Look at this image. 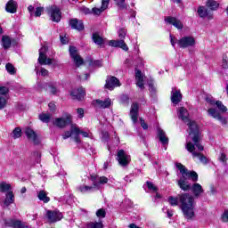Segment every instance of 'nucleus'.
<instances>
[{
    "mask_svg": "<svg viewBox=\"0 0 228 228\" xmlns=\"http://www.w3.org/2000/svg\"><path fill=\"white\" fill-rule=\"evenodd\" d=\"M170 206H179L183 211V216L187 220H191L195 216V198L190 193L179 194L175 197H169Z\"/></svg>",
    "mask_w": 228,
    "mask_h": 228,
    "instance_id": "obj_1",
    "label": "nucleus"
},
{
    "mask_svg": "<svg viewBox=\"0 0 228 228\" xmlns=\"http://www.w3.org/2000/svg\"><path fill=\"white\" fill-rule=\"evenodd\" d=\"M177 113L178 118L189 126V136L191 140H192V142L195 143L198 151L202 152V151H204V146L199 143V140H200V133L199 132V126H197V123L195 121L190 120V113H188V110H186L184 107L179 108Z\"/></svg>",
    "mask_w": 228,
    "mask_h": 228,
    "instance_id": "obj_2",
    "label": "nucleus"
},
{
    "mask_svg": "<svg viewBox=\"0 0 228 228\" xmlns=\"http://www.w3.org/2000/svg\"><path fill=\"white\" fill-rule=\"evenodd\" d=\"M176 167L182 174V177L178 180V186L183 191H188V190H191V183H188V180L191 179L193 183H197L199 181V175L195 171H190L181 163L176 164Z\"/></svg>",
    "mask_w": 228,
    "mask_h": 228,
    "instance_id": "obj_3",
    "label": "nucleus"
},
{
    "mask_svg": "<svg viewBox=\"0 0 228 228\" xmlns=\"http://www.w3.org/2000/svg\"><path fill=\"white\" fill-rule=\"evenodd\" d=\"M216 106L219 110H216L215 108H210L208 110V113L209 117H212V118H216V120H219L222 126H227V118L222 116L221 113H227V108L221 101L216 102Z\"/></svg>",
    "mask_w": 228,
    "mask_h": 228,
    "instance_id": "obj_4",
    "label": "nucleus"
},
{
    "mask_svg": "<svg viewBox=\"0 0 228 228\" xmlns=\"http://www.w3.org/2000/svg\"><path fill=\"white\" fill-rule=\"evenodd\" d=\"M170 42L173 47H175V43L177 42V45L182 49H186L187 47H193L195 46V37H183L180 40H175V38L170 35Z\"/></svg>",
    "mask_w": 228,
    "mask_h": 228,
    "instance_id": "obj_5",
    "label": "nucleus"
},
{
    "mask_svg": "<svg viewBox=\"0 0 228 228\" xmlns=\"http://www.w3.org/2000/svg\"><path fill=\"white\" fill-rule=\"evenodd\" d=\"M110 5V0H102V6L101 8L94 7L92 11L87 8L86 6H82L79 8L81 13H85V15H88L90 13H94V15H101L104 10L108 8Z\"/></svg>",
    "mask_w": 228,
    "mask_h": 228,
    "instance_id": "obj_6",
    "label": "nucleus"
},
{
    "mask_svg": "<svg viewBox=\"0 0 228 228\" xmlns=\"http://www.w3.org/2000/svg\"><path fill=\"white\" fill-rule=\"evenodd\" d=\"M195 147H197V144H195V142L193 144L191 142V141L187 140L186 149H187L188 152L192 153L193 158H199L200 163H203V165H207L208 159L203 154L196 152L195 151Z\"/></svg>",
    "mask_w": 228,
    "mask_h": 228,
    "instance_id": "obj_7",
    "label": "nucleus"
},
{
    "mask_svg": "<svg viewBox=\"0 0 228 228\" xmlns=\"http://www.w3.org/2000/svg\"><path fill=\"white\" fill-rule=\"evenodd\" d=\"M117 160L120 167H127L131 163V155L127 154L124 150H119L118 151Z\"/></svg>",
    "mask_w": 228,
    "mask_h": 228,
    "instance_id": "obj_8",
    "label": "nucleus"
},
{
    "mask_svg": "<svg viewBox=\"0 0 228 228\" xmlns=\"http://www.w3.org/2000/svg\"><path fill=\"white\" fill-rule=\"evenodd\" d=\"M46 53L47 46L44 45L39 49L38 63L40 65H51L53 63V59H47V55H45Z\"/></svg>",
    "mask_w": 228,
    "mask_h": 228,
    "instance_id": "obj_9",
    "label": "nucleus"
},
{
    "mask_svg": "<svg viewBox=\"0 0 228 228\" xmlns=\"http://www.w3.org/2000/svg\"><path fill=\"white\" fill-rule=\"evenodd\" d=\"M48 13L53 22H60L61 20V11L56 5L49 7Z\"/></svg>",
    "mask_w": 228,
    "mask_h": 228,
    "instance_id": "obj_10",
    "label": "nucleus"
},
{
    "mask_svg": "<svg viewBox=\"0 0 228 228\" xmlns=\"http://www.w3.org/2000/svg\"><path fill=\"white\" fill-rule=\"evenodd\" d=\"M46 216L51 224L60 222L63 218V215L58 210H47Z\"/></svg>",
    "mask_w": 228,
    "mask_h": 228,
    "instance_id": "obj_11",
    "label": "nucleus"
},
{
    "mask_svg": "<svg viewBox=\"0 0 228 228\" xmlns=\"http://www.w3.org/2000/svg\"><path fill=\"white\" fill-rule=\"evenodd\" d=\"M72 134L74 136V142H76V143H81V139H79V134H82L84 138H88V136H90L89 132L82 131L77 126H72Z\"/></svg>",
    "mask_w": 228,
    "mask_h": 228,
    "instance_id": "obj_12",
    "label": "nucleus"
},
{
    "mask_svg": "<svg viewBox=\"0 0 228 228\" xmlns=\"http://www.w3.org/2000/svg\"><path fill=\"white\" fill-rule=\"evenodd\" d=\"M69 54L77 67H80V65H83V58L79 56V53H77V49L75 46L69 47Z\"/></svg>",
    "mask_w": 228,
    "mask_h": 228,
    "instance_id": "obj_13",
    "label": "nucleus"
},
{
    "mask_svg": "<svg viewBox=\"0 0 228 228\" xmlns=\"http://www.w3.org/2000/svg\"><path fill=\"white\" fill-rule=\"evenodd\" d=\"M135 83L136 86L141 88V90H143V88H145V76L142 74V71L140 69H135Z\"/></svg>",
    "mask_w": 228,
    "mask_h": 228,
    "instance_id": "obj_14",
    "label": "nucleus"
},
{
    "mask_svg": "<svg viewBox=\"0 0 228 228\" xmlns=\"http://www.w3.org/2000/svg\"><path fill=\"white\" fill-rule=\"evenodd\" d=\"M116 86H120V80L115 77H109L106 79L105 88L113 90Z\"/></svg>",
    "mask_w": 228,
    "mask_h": 228,
    "instance_id": "obj_15",
    "label": "nucleus"
},
{
    "mask_svg": "<svg viewBox=\"0 0 228 228\" xmlns=\"http://www.w3.org/2000/svg\"><path fill=\"white\" fill-rule=\"evenodd\" d=\"M71 118H70V115H68L66 118H55L53 124L54 126H56L57 127H66V126H69V124H70Z\"/></svg>",
    "mask_w": 228,
    "mask_h": 228,
    "instance_id": "obj_16",
    "label": "nucleus"
},
{
    "mask_svg": "<svg viewBox=\"0 0 228 228\" xmlns=\"http://www.w3.org/2000/svg\"><path fill=\"white\" fill-rule=\"evenodd\" d=\"M25 134L27 138H28L29 142H32L35 145H38V143H40V139H38V135H37V133H35L33 129L27 128L25 130Z\"/></svg>",
    "mask_w": 228,
    "mask_h": 228,
    "instance_id": "obj_17",
    "label": "nucleus"
},
{
    "mask_svg": "<svg viewBox=\"0 0 228 228\" xmlns=\"http://www.w3.org/2000/svg\"><path fill=\"white\" fill-rule=\"evenodd\" d=\"M70 95L74 101H83L85 99V89L83 87L75 89L70 93Z\"/></svg>",
    "mask_w": 228,
    "mask_h": 228,
    "instance_id": "obj_18",
    "label": "nucleus"
},
{
    "mask_svg": "<svg viewBox=\"0 0 228 228\" xmlns=\"http://www.w3.org/2000/svg\"><path fill=\"white\" fill-rule=\"evenodd\" d=\"M180 101H183L181 91L173 87L171 92V102L173 104H179Z\"/></svg>",
    "mask_w": 228,
    "mask_h": 228,
    "instance_id": "obj_19",
    "label": "nucleus"
},
{
    "mask_svg": "<svg viewBox=\"0 0 228 228\" xmlns=\"http://www.w3.org/2000/svg\"><path fill=\"white\" fill-rule=\"evenodd\" d=\"M98 183L97 182H94V184L88 186V185H80L78 187V191L80 193H92L97 190Z\"/></svg>",
    "mask_w": 228,
    "mask_h": 228,
    "instance_id": "obj_20",
    "label": "nucleus"
},
{
    "mask_svg": "<svg viewBox=\"0 0 228 228\" xmlns=\"http://www.w3.org/2000/svg\"><path fill=\"white\" fill-rule=\"evenodd\" d=\"M109 45L111 47H120L123 49V51H129V47H127V45L124 41V39L121 40H110L109 42Z\"/></svg>",
    "mask_w": 228,
    "mask_h": 228,
    "instance_id": "obj_21",
    "label": "nucleus"
},
{
    "mask_svg": "<svg viewBox=\"0 0 228 228\" xmlns=\"http://www.w3.org/2000/svg\"><path fill=\"white\" fill-rule=\"evenodd\" d=\"M165 22H167V24H171L172 26H175L176 29H183V22H181V20L175 17H166Z\"/></svg>",
    "mask_w": 228,
    "mask_h": 228,
    "instance_id": "obj_22",
    "label": "nucleus"
},
{
    "mask_svg": "<svg viewBox=\"0 0 228 228\" xmlns=\"http://www.w3.org/2000/svg\"><path fill=\"white\" fill-rule=\"evenodd\" d=\"M139 106L136 102H134L131 106V110H130V117L134 122V124H136V122H138V110H139Z\"/></svg>",
    "mask_w": 228,
    "mask_h": 228,
    "instance_id": "obj_23",
    "label": "nucleus"
},
{
    "mask_svg": "<svg viewBox=\"0 0 228 228\" xmlns=\"http://www.w3.org/2000/svg\"><path fill=\"white\" fill-rule=\"evenodd\" d=\"M91 181L93 182V184H94V183H98V186L96 187V190H99L101 184L108 183V177L91 175Z\"/></svg>",
    "mask_w": 228,
    "mask_h": 228,
    "instance_id": "obj_24",
    "label": "nucleus"
},
{
    "mask_svg": "<svg viewBox=\"0 0 228 228\" xmlns=\"http://www.w3.org/2000/svg\"><path fill=\"white\" fill-rule=\"evenodd\" d=\"M13 202H15V195H13V191H9L5 193V199L3 201L4 206L8 208V206H11Z\"/></svg>",
    "mask_w": 228,
    "mask_h": 228,
    "instance_id": "obj_25",
    "label": "nucleus"
},
{
    "mask_svg": "<svg viewBox=\"0 0 228 228\" xmlns=\"http://www.w3.org/2000/svg\"><path fill=\"white\" fill-rule=\"evenodd\" d=\"M69 26H71L72 29H77V31H83L85 29V26L83 25V21L77 19H72L69 20Z\"/></svg>",
    "mask_w": 228,
    "mask_h": 228,
    "instance_id": "obj_26",
    "label": "nucleus"
},
{
    "mask_svg": "<svg viewBox=\"0 0 228 228\" xmlns=\"http://www.w3.org/2000/svg\"><path fill=\"white\" fill-rule=\"evenodd\" d=\"M95 105L97 108L106 110V108H110V106H111V99L106 98L105 100H96Z\"/></svg>",
    "mask_w": 228,
    "mask_h": 228,
    "instance_id": "obj_27",
    "label": "nucleus"
},
{
    "mask_svg": "<svg viewBox=\"0 0 228 228\" xmlns=\"http://www.w3.org/2000/svg\"><path fill=\"white\" fill-rule=\"evenodd\" d=\"M157 134L158 138L159 139V142L162 143V145H168V137H167V133L163 131L161 128L157 129Z\"/></svg>",
    "mask_w": 228,
    "mask_h": 228,
    "instance_id": "obj_28",
    "label": "nucleus"
},
{
    "mask_svg": "<svg viewBox=\"0 0 228 228\" xmlns=\"http://www.w3.org/2000/svg\"><path fill=\"white\" fill-rule=\"evenodd\" d=\"M198 14L201 19H205V17H207L208 20L213 19V14L209 13V11L204 6H200L198 8Z\"/></svg>",
    "mask_w": 228,
    "mask_h": 228,
    "instance_id": "obj_29",
    "label": "nucleus"
},
{
    "mask_svg": "<svg viewBox=\"0 0 228 228\" xmlns=\"http://www.w3.org/2000/svg\"><path fill=\"white\" fill-rule=\"evenodd\" d=\"M191 189L194 197H200V195L204 193V189L200 183H194L192 186L191 185Z\"/></svg>",
    "mask_w": 228,
    "mask_h": 228,
    "instance_id": "obj_30",
    "label": "nucleus"
},
{
    "mask_svg": "<svg viewBox=\"0 0 228 228\" xmlns=\"http://www.w3.org/2000/svg\"><path fill=\"white\" fill-rule=\"evenodd\" d=\"M6 12L8 13H15L17 12V2L14 0H10L5 6Z\"/></svg>",
    "mask_w": 228,
    "mask_h": 228,
    "instance_id": "obj_31",
    "label": "nucleus"
},
{
    "mask_svg": "<svg viewBox=\"0 0 228 228\" xmlns=\"http://www.w3.org/2000/svg\"><path fill=\"white\" fill-rule=\"evenodd\" d=\"M37 198L39 200H42V202H45V204H47L51 199L47 197V192L45 191H39L37 192Z\"/></svg>",
    "mask_w": 228,
    "mask_h": 228,
    "instance_id": "obj_32",
    "label": "nucleus"
},
{
    "mask_svg": "<svg viewBox=\"0 0 228 228\" xmlns=\"http://www.w3.org/2000/svg\"><path fill=\"white\" fill-rule=\"evenodd\" d=\"M2 45L4 49H9V47L12 45V38H10L8 36H4L2 37Z\"/></svg>",
    "mask_w": 228,
    "mask_h": 228,
    "instance_id": "obj_33",
    "label": "nucleus"
},
{
    "mask_svg": "<svg viewBox=\"0 0 228 228\" xmlns=\"http://www.w3.org/2000/svg\"><path fill=\"white\" fill-rule=\"evenodd\" d=\"M12 185L10 183H6L5 182H3L0 183V191L2 193H8V191H12Z\"/></svg>",
    "mask_w": 228,
    "mask_h": 228,
    "instance_id": "obj_34",
    "label": "nucleus"
},
{
    "mask_svg": "<svg viewBox=\"0 0 228 228\" xmlns=\"http://www.w3.org/2000/svg\"><path fill=\"white\" fill-rule=\"evenodd\" d=\"M93 42L97 44V45H102V44H104V39H102L99 34L94 33L93 34Z\"/></svg>",
    "mask_w": 228,
    "mask_h": 228,
    "instance_id": "obj_35",
    "label": "nucleus"
},
{
    "mask_svg": "<svg viewBox=\"0 0 228 228\" xmlns=\"http://www.w3.org/2000/svg\"><path fill=\"white\" fill-rule=\"evenodd\" d=\"M104 225L102 224V222H91L88 223L85 228H102Z\"/></svg>",
    "mask_w": 228,
    "mask_h": 228,
    "instance_id": "obj_36",
    "label": "nucleus"
},
{
    "mask_svg": "<svg viewBox=\"0 0 228 228\" xmlns=\"http://www.w3.org/2000/svg\"><path fill=\"white\" fill-rule=\"evenodd\" d=\"M39 120L45 124H48L51 121V114L42 113L39 115Z\"/></svg>",
    "mask_w": 228,
    "mask_h": 228,
    "instance_id": "obj_37",
    "label": "nucleus"
},
{
    "mask_svg": "<svg viewBox=\"0 0 228 228\" xmlns=\"http://www.w3.org/2000/svg\"><path fill=\"white\" fill-rule=\"evenodd\" d=\"M207 6H208V8H210V10L215 11L218 8L219 4H217V2L215 0H208L207 2Z\"/></svg>",
    "mask_w": 228,
    "mask_h": 228,
    "instance_id": "obj_38",
    "label": "nucleus"
},
{
    "mask_svg": "<svg viewBox=\"0 0 228 228\" xmlns=\"http://www.w3.org/2000/svg\"><path fill=\"white\" fill-rule=\"evenodd\" d=\"M8 225L10 227H14V228H21L22 227V222L19 220H10L8 223Z\"/></svg>",
    "mask_w": 228,
    "mask_h": 228,
    "instance_id": "obj_39",
    "label": "nucleus"
},
{
    "mask_svg": "<svg viewBox=\"0 0 228 228\" xmlns=\"http://www.w3.org/2000/svg\"><path fill=\"white\" fill-rule=\"evenodd\" d=\"M118 7V10H127V4H126V0H114Z\"/></svg>",
    "mask_w": 228,
    "mask_h": 228,
    "instance_id": "obj_40",
    "label": "nucleus"
},
{
    "mask_svg": "<svg viewBox=\"0 0 228 228\" xmlns=\"http://www.w3.org/2000/svg\"><path fill=\"white\" fill-rule=\"evenodd\" d=\"M8 104V96L0 95V110H4Z\"/></svg>",
    "mask_w": 228,
    "mask_h": 228,
    "instance_id": "obj_41",
    "label": "nucleus"
},
{
    "mask_svg": "<svg viewBox=\"0 0 228 228\" xmlns=\"http://www.w3.org/2000/svg\"><path fill=\"white\" fill-rule=\"evenodd\" d=\"M21 136H22V130L20 127H16L12 131V138H14V140H17V138H20Z\"/></svg>",
    "mask_w": 228,
    "mask_h": 228,
    "instance_id": "obj_42",
    "label": "nucleus"
},
{
    "mask_svg": "<svg viewBox=\"0 0 228 228\" xmlns=\"http://www.w3.org/2000/svg\"><path fill=\"white\" fill-rule=\"evenodd\" d=\"M5 69H6L7 72H8L9 74H11L12 76H13V75L15 74V72H16L15 67H13V66L12 65V63H7V64L5 65Z\"/></svg>",
    "mask_w": 228,
    "mask_h": 228,
    "instance_id": "obj_43",
    "label": "nucleus"
},
{
    "mask_svg": "<svg viewBox=\"0 0 228 228\" xmlns=\"http://www.w3.org/2000/svg\"><path fill=\"white\" fill-rule=\"evenodd\" d=\"M49 88L50 94H53V95H57L58 94V88L53 84H48L47 85Z\"/></svg>",
    "mask_w": 228,
    "mask_h": 228,
    "instance_id": "obj_44",
    "label": "nucleus"
},
{
    "mask_svg": "<svg viewBox=\"0 0 228 228\" xmlns=\"http://www.w3.org/2000/svg\"><path fill=\"white\" fill-rule=\"evenodd\" d=\"M96 216L98 218H106V210L104 208H100L96 211Z\"/></svg>",
    "mask_w": 228,
    "mask_h": 228,
    "instance_id": "obj_45",
    "label": "nucleus"
},
{
    "mask_svg": "<svg viewBox=\"0 0 228 228\" xmlns=\"http://www.w3.org/2000/svg\"><path fill=\"white\" fill-rule=\"evenodd\" d=\"M206 102H208V104H210V106H216V101H215L213 99V96L211 95H207L205 98Z\"/></svg>",
    "mask_w": 228,
    "mask_h": 228,
    "instance_id": "obj_46",
    "label": "nucleus"
},
{
    "mask_svg": "<svg viewBox=\"0 0 228 228\" xmlns=\"http://www.w3.org/2000/svg\"><path fill=\"white\" fill-rule=\"evenodd\" d=\"M118 34L119 38H121V40H122V39L126 38V35H127V30L126 28H120L118 31Z\"/></svg>",
    "mask_w": 228,
    "mask_h": 228,
    "instance_id": "obj_47",
    "label": "nucleus"
},
{
    "mask_svg": "<svg viewBox=\"0 0 228 228\" xmlns=\"http://www.w3.org/2000/svg\"><path fill=\"white\" fill-rule=\"evenodd\" d=\"M8 92H10L8 87L0 86V95H3V96L6 97Z\"/></svg>",
    "mask_w": 228,
    "mask_h": 228,
    "instance_id": "obj_48",
    "label": "nucleus"
},
{
    "mask_svg": "<svg viewBox=\"0 0 228 228\" xmlns=\"http://www.w3.org/2000/svg\"><path fill=\"white\" fill-rule=\"evenodd\" d=\"M44 13V7L36 8V12H34L35 17H40Z\"/></svg>",
    "mask_w": 228,
    "mask_h": 228,
    "instance_id": "obj_49",
    "label": "nucleus"
},
{
    "mask_svg": "<svg viewBox=\"0 0 228 228\" xmlns=\"http://www.w3.org/2000/svg\"><path fill=\"white\" fill-rule=\"evenodd\" d=\"M146 184L148 186V189L151 190V191H158V188L155 187L154 183L147 182Z\"/></svg>",
    "mask_w": 228,
    "mask_h": 228,
    "instance_id": "obj_50",
    "label": "nucleus"
},
{
    "mask_svg": "<svg viewBox=\"0 0 228 228\" xmlns=\"http://www.w3.org/2000/svg\"><path fill=\"white\" fill-rule=\"evenodd\" d=\"M77 114L78 118H83V117H85V110H83V108H78L77 110Z\"/></svg>",
    "mask_w": 228,
    "mask_h": 228,
    "instance_id": "obj_51",
    "label": "nucleus"
},
{
    "mask_svg": "<svg viewBox=\"0 0 228 228\" xmlns=\"http://www.w3.org/2000/svg\"><path fill=\"white\" fill-rule=\"evenodd\" d=\"M72 134H74L72 133V128H71V131L64 132V134H62V138H63V140H67V138H70L72 136Z\"/></svg>",
    "mask_w": 228,
    "mask_h": 228,
    "instance_id": "obj_52",
    "label": "nucleus"
},
{
    "mask_svg": "<svg viewBox=\"0 0 228 228\" xmlns=\"http://www.w3.org/2000/svg\"><path fill=\"white\" fill-rule=\"evenodd\" d=\"M140 121H141V127H142V129L144 130L149 129V126L147 125V123H145V120L141 118Z\"/></svg>",
    "mask_w": 228,
    "mask_h": 228,
    "instance_id": "obj_53",
    "label": "nucleus"
},
{
    "mask_svg": "<svg viewBox=\"0 0 228 228\" xmlns=\"http://www.w3.org/2000/svg\"><path fill=\"white\" fill-rule=\"evenodd\" d=\"M223 222H228V210H225L222 216Z\"/></svg>",
    "mask_w": 228,
    "mask_h": 228,
    "instance_id": "obj_54",
    "label": "nucleus"
},
{
    "mask_svg": "<svg viewBox=\"0 0 228 228\" xmlns=\"http://www.w3.org/2000/svg\"><path fill=\"white\" fill-rule=\"evenodd\" d=\"M40 74L41 76H49V70L45 69V68H42L41 70H40Z\"/></svg>",
    "mask_w": 228,
    "mask_h": 228,
    "instance_id": "obj_55",
    "label": "nucleus"
},
{
    "mask_svg": "<svg viewBox=\"0 0 228 228\" xmlns=\"http://www.w3.org/2000/svg\"><path fill=\"white\" fill-rule=\"evenodd\" d=\"M219 159L222 163H225V161H227V155H225V153H221Z\"/></svg>",
    "mask_w": 228,
    "mask_h": 228,
    "instance_id": "obj_56",
    "label": "nucleus"
},
{
    "mask_svg": "<svg viewBox=\"0 0 228 228\" xmlns=\"http://www.w3.org/2000/svg\"><path fill=\"white\" fill-rule=\"evenodd\" d=\"M48 108H49V110H51V111H55L56 110V104L52 102L48 104Z\"/></svg>",
    "mask_w": 228,
    "mask_h": 228,
    "instance_id": "obj_57",
    "label": "nucleus"
},
{
    "mask_svg": "<svg viewBox=\"0 0 228 228\" xmlns=\"http://www.w3.org/2000/svg\"><path fill=\"white\" fill-rule=\"evenodd\" d=\"M222 67H223V69H228V61H227V59H225V58L223 59Z\"/></svg>",
    "mask_w": 228,
    "mask_h": 228,
    "instance_id": "obj_58",
    "label": "nucleus"
},
{
    "mask_svg": "<svg viewBox=\"0 0 228 228\" xmlns=\"http://www.w3.org/2000/svg\"><path fill=\"white\" fill-rule=\"evenodd\" d=\"M61 37V44H63V45H66V44H69V38H67V37H61V36H60Z\"/></svg>",
    "mask_w": 228,
    "mask_h": 228,
    "instance_id": "obj_59",
    "label": "nucleus"
},
{
    "mask_svg": "<svg viewBox=\"0 0 228 228\" xmlns=\"http://www.w3.org/2000/svg\"><path fill=\"white\" fill-rule=\"evenodd\" d=\"M209 195H216V188L213 187L210 188V191H209Z\"/></svg>",
    "mask_w": 228,
    "mask_h": 228,
    "instance_id": "obj_60",
    "label": "nucleus"
},
{
    "mask_svg": "<svg viewBox=\"0 0 228 228\" xmlns=\"http://www.w3.org/2000/svg\"><path fill=\"white\" fill-rule=\"evenodd\" d=\"M28 12H29L31 17H33V12H34V10H35V7H33V5H29V6L28 7Z\"/></svg>",
    "mask_w": 228,
    "mask_h": 228,
    "instance_id": "obj_61",
    "label": "nucleus"
},
{
    "mask_svg": "<svg viewBox=\"0 0 228 228\" xmlns=\"http://www.w3.org/2000/svg\"><path fill=\"white\" fill-rule=\"evenodd\" d=\"M88 77H90V75H88V74H84V75L80 76V79H82V80H86V79H88Z\"/></svg>",
    "mask_w": 228,
    "mask_h": 228,
    "instance_id": "obj_62",
    "label": "nucleus"
},
{
    "mask_svg": "<svg viewBox=\"0 0 228 228\" xmlns=\"http://www.w3.org/2000/svg\"><path fill=\"white\" fill-rule=\"evenodd\" d=\"M167 215L168 218H171V216H174V212L172 210H167Z\"/></svg>",
    "mask_w": 228,
    "mask_h": 228,
    "instance_id": "obj_63",
    "label": "nucleus"
},
{
    "mask_svg": "<svg viewBox=\"0 0 228 228\" xmlns=\"http://www.w3.org/2000/svg\"><path fill=\"white\" fill-rule=\"evenodd\" d=\"M129 228H140V227L137 226V225L134 224H131L129 225Z\"/></svg>",
    "mask_w": 228,
    "mask_h": 228,
    "instance_id": "obj_64",
    "label": "nucleus"
}]
</instances>
